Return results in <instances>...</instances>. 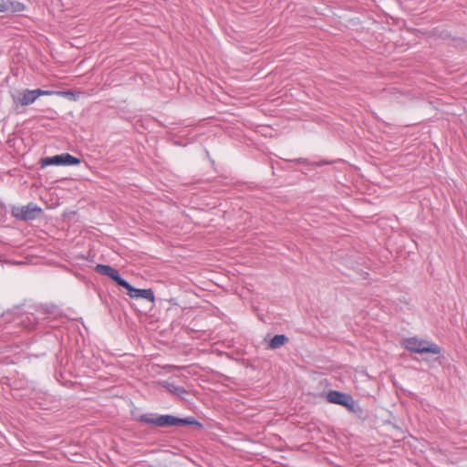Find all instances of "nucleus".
<instances>
[{
    "mask_svg": "<svg viewBox=\"0 0 467 467\" xmlns=\"http://www.w3.org/2000/svg\"><path fill=\"white\" fill-rule=\"evenodd\" d=\"M53 94H62L67 95L68 92H55L52 90H42L40 88L36 89H25L22 91H18L16 93L12 94V98L14 103L19 104L21 106H28L34 103L40 96H48Z\"/></svg>",
    "mask_w": 467,
    "mask_h": 467,
    "instance_id": "1",
    "label": "nucleus"
},
{
    "mask_svg": "<svg viewBox=\"0 0 467 467\" xmlns=\"http://www.w3.org/2000/svg\"><path fill=\"white\" fill-rule=\"evenodd\" d=\"M403 345L407 350L414 353H431L434 355L441 353V348L437 344L417 337L405 339Z\"/></svg>",
    "mask_w": 467,
    "mask_h": 467,
    "instance_id": "2",
    "label": "nucleus"
},
{
    "mask_svg": "<svg viewBox=\"0 0 467 467\" xmlns=\"http://www.w3.org/2000/svg\"><path fill=\"white\" fill-rule=\"evenodd\" d=\"M42 209L35 203H28L23 206H14L12 208V215L18 220L30 221L40 216Z\"/></svg>",
    "mask_w": 467,
    "mask_h": 467,
    "instance_id": "3",
    "label": "nucleus"
},
{
    "mask_svg": "<svg viewBox=\"0 0 467 467\" xmlns=\"http://www.w3.org/2000/svg\"><path fill=\"white\" fill-rule=\"evenodd\" d=\"M180 425H196L201 427V424L193 418H178L172 415H160L157 422L158 427H171Z\"/></svg>",
    "mask_w": 467,
    "mask_h": 467,
    "instance_id": "4",
    "label": "nucleus"
},
{
    "mask_svg": "<svg viewBox=\"0 0 467 467\" xmlns=\"http://www.w3.org/2000/svg\"><path fill=\"white\" fill-rule=\"evenodd\" d=\"M327 400L330 403L344 406L349 411H355L356 402L348 394L337 390H330L327 395Z\"/></svg>",
    "mask_w": 467,
    "mask_h": 467,
    "instance_id": "5",
    "label": "nucleus"
},
{
    "mask_svg": "<svg viewBox=\"0 0 467 467\" xmlns=\"http://www.w3.org/2000/svg\"><path fill=\"white\" fill-rule=\"evenodd\" d=\"M79 163V159L68 153H63L53 157H47L41 160V164L43 167L48 165H77Z\"/></svg>",
    "mask_w": 467,
    "mask_h": 467,
    "instance_id": "6",
    "label": "nucleus"
},
{
    "mask_svg": "<svg viewBox=\"0 0 467 467\" xmlns=\"http://www.w3.org/2000/svg\"><path fill=\"white\" fill-rule=\"evenodd\" d=\"M123 287L127 290L128 295L131 298H135V299L143 298V299L150 301V303H154V301H155L154 293H153L152 289H150V288H149V289L135 288L128 282L125 283Z\"/></svg>",
    "mask_w": 467,
    "mask_h": 467,
    "instance_id": "7",
    "label": "nucleus"
},
{
    "mask_svg": "<svg viewBox=\"0 0 467 467\" xmlns=\"http://www.w3.org/2000/svg\"><path fill=\"white\" fill-rule=\"evenodd\" d=\"M95 270L103 275H106L115 281L119 286H124L125 283L127 282L124 280L120 275L117 269L110 265H97L95 267Z\"/></svg>",
    "mask_w": 467,
    "mask_h": 467,
    "instance_id": "8",
    "label": "nucleus"
},
{
    "mask_svg": "<svg viewBox=\"0 0 467 467\" xmlns=\"http://www.w3.org/2000/svg\"><path fill=\"white\" fill-rule=\"evenodd\" d=\"M25 10V5L18 1L0 0L1 13H19Z\"/></svg>",
    "mask_w": 467,
    "mask_h": 467,
    "instance_id": "9",
    "label": "nucleus"
},
{
    "mask_svg": "<svg viewBox=\"0 0 467 467\" xmlns=\"http://www.w3.org/2000/svg\"><path fill=\"white\" fill-rule=\"evenodd\" d=\"M288 341V338L285 335H275L269 343V348L272 349L279 348Z\"/></svg>",
    "mask_w": 467,
    "mask_h": 467,
    "instance_id": "10",
    "label": "nucleus"
},
{
    "mask_svg": "<svg viewBox=\"0 0 467 467\" xmlns=\"http://www.w3.org/2000/svg\"><path fill=\"white\" fill-rule=\"evenodd\" d=\"M159 417H160V415L155 414V413H146V414H142L141 416H140L138 420L140 422H143V423L152 424V425L157 426Z\"/></svg>",
    "mask_w": 467,
    "mask_h": 467,
    "instance_id": "11",
    "label": "nucleus"
},
{
    "mask_svg": "<svg viewBox=\"0 0 467 467\" xmlns=\"http://www.w3.org/2000/svg\"><path fill=\"white\" fill-rule=\"evenodd\" d=\"M166 388L169 392H171L173 395H176L178 397H181V398H182V396L187 393V391L185 390V389L183 387L176 386L171 383H168Z\"/></svg>",
    "mask_w": 467,
    "mask_h": 467,
    "instance_id": "12",
    "label": "nucleus"
}]
</instances>
